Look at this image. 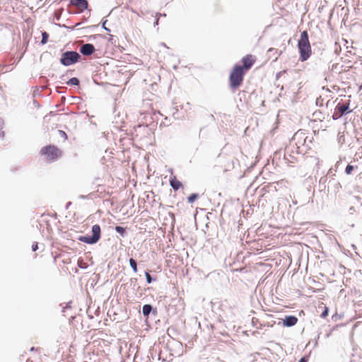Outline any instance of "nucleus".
Listing matches in <instances>:
<instances>
[{"label":"nucleus","instance_id":"nucleus-15","mask_svg":"<svg viewBox=\"0 0 362 362\" xmlns=\"http://www.w3.org/2000/svg\"><path fill=\"white\" fill-rule=\"evenodd\" d=\"M78 83H79V80L76 77L71 78L67 82L68 85H73V86H77V85H78Z\"/></svg>","mask_w":362,"mask_h":362},{"label":"nucleus","instance_id":"nucleus-11","mask_svg":"<svg viewBox=\"0 0 362 362\" xmlns=\"http://www.w3.org/2000/svg\"><path fill=\"white\" fill-rule=\"evenodd\" d=\"M298 322V318L296 316H286L284 320V325L286 327L294 326Z\"/></svg>","mask_w":362,"mask_h":362},{"label":"nucleus","instance_id":"nucleus-8","mask_svg":"<svg viewBox=\"0 0 362 362\" xmlns=\"http://www.w3.org/2000/svg\"><path fill=\"white\" fill-rule=\"evenodd\" d=\"M256 60V56L251 54H246L241 59L242 65H240V68H242L245 72H247L255 64Z\"/></svg>","mask_w":362,"mask_h":362},{"label":"nucleus","instance_id":"nucleus-9","mask_svg":"<svg viewBox=\"0 0 362 362\" xmlns=\"http://www.w3.org/2000/svg\"><path fill=\"white\" fill-rule=\"evenodd\" d=\"M70 4L75 6L78 9L79 13L83 12L88 6V3L86 0H71Z\"/></svg>","mask_w":362,"mask_h":362},{"label":"nucleus","instance_id":"nucleus-3","mask_svg":"<svg viewBox=\"0 0 362 362\" xmlns=\"http://www.w3.org/2000/svg\"><path fill=\"white\" fill-rule=\"evenodd\" d=\"M40 154L47 162H54L62 156V152L57 146L48 145L41 148Z\"/></svg>","mask_w":362,"mask_h":362},{"label":"nucleus","instance_id":"nucleus-10","mask_svg":"<svg viewBox=\"0 0 362 362\" xmlns=\"http://www.w3.org/2000/svg\"><path fill=\"white\" fill-rule=\"evenodd\" d=\"M80 52L83 55H90L95 52V47L92 44H85L81 47Z\"/></svg>","mask_w":362,"mask_h":362},{"label":"nucleus","instance_id":"nucleus-5","mask_svg":"<svg viewBox=\"0 0 362 362\" xmlns=\"http://www.w3.org/2000/svg\"><path fill=\"white\" fill-rule=\"evenodd\" d=\"M79 58L80 55L76 52L67 51L62 54L60 62L64 66H69L77 62Z\"/></svg>","mask_w":362,"mask_h":362},{"label":"nucleus","instance_id":"nucleus-24","mask_svg":"<svg viewBox=\"0 0 362 362\" xmlns=\"http://www.w3.org/2000/svg\"><path fill=\"white\" fill-rule=\"evenodd\" d=\"M298 362H308V358L306 357H303Z\"/></svg>","mask_w":362,"mask_h":362},{"label":"nucleus","instance_id":"nucleus-22","mask_svg":"<svg viewBox=\"0 0 362 362\" xmlns=\"http://www.w3.org/2000/svg\"><path fill=\"white\" fill-rule=\"evenodd\" d=\"M146 281L148 284H151V281H152V278H151V276L150 275V274L148 272H146Z\"/></svg>","mask_w":362,"mask_h":362},{"label":"nucleus","instance_id":"nucleus-12","mask_svg":"<svg viewBox=\"0 0 362 362\" xmlns=\"http://www.w3.org/2000/svg\"><path fill=\"white\" fill-rule=\"evenodd\" d=\"M170 186L175 189H179L182 186V183L176 178L175 176L171 177L170 180Z\"/></svg>","mask_w":362,"mask_h":362},{"label":"nucleus","instance_id":"nucleus-4","mask_svg":"<svg viewBox=\"0 0 362 362\" xmlns=\"http://www.w3.org/2000/svg\"><path fill=\"white\" fill-rule=\"evenodd\" d=\"M92 236H82L79 240L87 244L96 243L100 238L101 229L99 225L95 224L92 227Z\"/></svg>","mask_w":362,"mask_h":362},{"label":"nucleus","instance_id":"nucleus-21","mask_svg":"<svg viewBox=\"0 0 362 362\" xmlns=\"http://www.w3.org/2000/svg\"><path fill=\"white\" fill-rule=\"evenodd\" d=\"M59 134L61 135L62 137L64 138V140H66L68 139L67 134L65 132L62 130H59Z\"/></svg>","mask_w":362,"mask_h":362},{"label":"nucleus","instance_id":"nucleus-25","mask_svg":"<svg viewBox=\"0 0 362 362\" xmlns=\"http://www.w3.org/2000/svg\"><path fill=\"white\" fill-rule=\"evenodd\" d=\"M84 362H88V361H84Z\"/></svg>","mask_w":362,"mask_h":362},{"label":"nucleus","instance_id":"nucleus-6","mask_svg":"<svg viewBox=\"0 0 362 362\" xmlns=\"http://www.w3.org/2000/svg\"><path fill=\"white\" fill-rule=\"evenodd\" d=\"M308 136L306 134L302 131L299 130L296 132L292 138V142L296 145L297 149L300 151L305 146H307L306 141Z\"/></svg>","mask_w":362,"mask_h":362},{"label":"nucleus","instance_id":"nucleus-14","mask_svg":"<svg viewBox=\"0 0 362 362\" xmlns=\"http://www.w3.org/2000/svg\"><path fill=\"white\" fill-rule=\"evenodd\" d=\"M129 264L131 266V267L132 268V269L134 270V272L135 273L137 272V264H136V262L135 261V259H134L133 258H131L129 259Z\"/></svg>","mask_w":362,"mask_h":362},{"label":"nucleus","instance_id":"nucleus-16","mask_svg":"<svg viewBox=\"0 0 362 362\" xmlns=\"http://www.w3.org/2000/svg\"><path fill=\"white\" fill-rule=\"evenodd\" d=\"M48 37H49V35L46 33V32H43L42 33V40H41V43L42 45H45L47 42L48 41Z\"/></svg>","mask_w":362,"mask_h":362},{"label":"nucleus","instance_id":"nucleus-23","mask_svg":"<svg viewBox=\"0 0 362 362\" xmlns=\"http://www.w3.org/2000/svg\"><path fill=\"white\" fill-rule=\"evenodd\" d=\"M38 249V244L37 243H35L32 245V250L33 251H36Z\"/></svg>","mask_w":362,"mask_h":362},{"label":"nucleus","instance_id":"nucleus-13","mask_svg":"<svg viewBox=\"0 0 362 362\" xmlns=\"http://www.w3.org/2000/svg\"><path fill=\"white\" fill-rule=\"evenodd\" d=\"M151 309L152 308L150 305H144L142 308L143 314L145 316H148L150 314Z\"/></svg>","mask_w":362,"mask_h":362},{"label":"nucleus","instance_id":"nucleus-2","mask_svg":"<svg viewBox=\"0 0 362 362\" xmlns=\"http://www.w3.org/2000/svg\"><path fill=\"white\" fill-rule=\"evenodd\" d=\"M245 74L240 68V64H235L233 67L228 78L229 86L232 90H236L242 86Z\"/></svg>","mask_w":362,"mask_h":362},{"label":"nucleus","instance_id":"nucleus-19","mask_svg":"<svg viewBox=\"0 0 362 362\" xmlns=\"http://www.w3.org/2000/svg\"><path fill=\"white\" fill-rule=\"evenodd\" d=\"M115 230L119 233L120 235H123L124 233V228L122 226H116L115 227Z\"/></svg>","mask_w":362,"mask_h":362},{"label":"nucleus","instance_id":"nucleus-1","mask_svg":"<svg viewBox=\"0 0 362 362\" xmlns=\"http://www.w3.org/2000/svg\"><path fill=\"white\" fill-rule=\"evenodd\" d=\"M298 48L301 62L306 61L312 54V49L309 41L308 33L306 30L301 33L298 42Z\"/></svg>","mask_w":362,"mask_h":362},{"label":"nucleus","instance_id":"nucleus-20","mask_svg":"<svg viewBox=\"0 0 362 362\" xmlns=\"http://www.w3.org/2000/svg\"><path fill=\"white\" fill-rule=\"evenodd\" d=\"M354 166L353 165H348L345 169V172L346 173V174H351L354 170Z\"/></svg>","mask_w":362,"mask_h":362},{"label":"nucleus","instance_id":"nucleus-7","mask_svg":"<svg viewBox=\"0 0 362 362\" xmlns=\"http://www.w3.org/2000/svg\"><path fill=\"white\" fill-rule=\"evenodd\" d=\"M350 112L351 110H349V101L345 103H339L334 108V111L332 115V119L337 120L344 115Z\"/></svg>","mask_w":362,"mask_h":362},{"label":"nucleus","instance_id":"nucleus-18","mask_svg":"<svg viewBox=\"0 0 362 362\" xmlns=\"http://www.w3.org/2000/svg\"><path fill=\"white\" fill-rule=\"evenodd\" d=\"M329 309L327 306H324V310L320 315L321 317L325 318L328 315Z\"/></svg>","mask_w":362,"mask_h":362},{"label":"nucleus","instance_id":"nucleus-17","mask_svg":"<svg viewBox=\"0 0 362 362\" xmlns=\"http://www.w3.org/2000/svg\"><path fill=\"white\" fill-rule=\"evenodd\" d=\"M198 197L199 195L197 194H192L187 197V200L189 203H193Z\"/></svg>","mask_w":362,"mask_h":362}]
</instances>
